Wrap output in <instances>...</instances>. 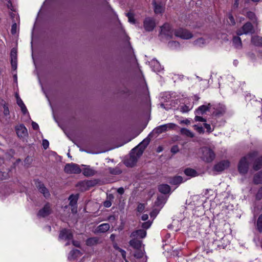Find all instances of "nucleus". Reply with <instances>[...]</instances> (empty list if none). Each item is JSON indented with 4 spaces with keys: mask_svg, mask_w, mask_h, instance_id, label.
Segmentation results:
<instances>
[{
    "mask_svg": "<svg viewBox=\"0 0 262 262\" xmlns=\"http://www.w3.org/2000/svg\"><path fill=\"white\" fill-rule=\"evenodd\" d=\"M257 155V152L253 151L249 153L246 156L242 158L239 162L238 168L240 173L245 174L249 168V163Z\"/></svg>",
    "mask_w": 262,
    "mask_h": 262,
    "instance_id": "obj_1",
    "label": "nucleus"
},
{
    "mask_svg": "<svg viewBox=\"0 0 262 262\" xmlns=\"http://www.w3.org/2000/svg\"><path fill=\"white\" fill-rule=\"evenodd\" d=\"M201 159L207 163L211 162L214 159L215 155L214 151L210 148L203 147L199 150Z\"/></svg>",
    "mask_w": 262,
    "mask_h": 262,
    "instance_id": "obj_2",
    "label": "nucleus"
},
{
    "mask_svg": "<svg viewBox=\"0 0 262 262\" xmlns=\"http://www.w3.org/2000/svg\"><path fill=\"white\" fill-rule=\"evenodd\" d=\"M142 155V150H139V148H134L130 153L129 158L124 161V164L128 167L134 166Z\"/></svg>",
    "mask_w": 262,
    "mask_h": 262,
    "instance_id": "obj_3",
    "label": "nucleus"
},
{
    "mask_svg": "<svg viewBox=\"0 0 262 262\" xmlns=\"http://www.w3.org/2000/svg\"><path fill=\"white\" fill-rule=\"evenodd\" d=\"M254 33V29L251 23L248 22L237 31V34L241 36L243 34H252Z\"/></svg>",
    "mask_w": 262,
    "mask_h": 262,
    "instance_id": "obj_4",
    "label": "nucleus"
},
{
    "mask_svg": "<svg viewBox=\"0 0 262 262\" xmlns=\"http://www.w3.org/2000/svg\"><path fill=\"white\" fill-rule=\"evenodd\" d=\"M174 35L184 39H188L193 36L192 34L188 30L182 28L176 30L174 31Z\"/></svg>",
    "mask_w": 262,
    "mask_h": 262,
    "instance_id": "obj_5",
    "label": "nucleus"
},
{
    "mask_svg": "<svg viewBox=\"0 0 262 262\" xmlns=\"http://www.w3.org/2000/svg\"><path fill=\"white\" fill-rule=\"evenodd\" d=\"M64 171L67 173H80L81 171L79 166L74 163H70L66 165Z\"/></svg>",
    "mask_w": 262,
    "mask_h": 262,
    "instance_id": "obj_6",
    "label": "nucleus"
},
{
    "mask_svg": "<svg viewBox=\"0 0 262 262\" xmlns=\"http://www.w3.org/2000/svg\"><path fill=\"white\" fill-rule=\"evenodd\" d=\"M156 26V23L154 19L147 17L144 21V28L147 31H151Z\"/></svg>",
    "mask_w": 262,
    "mask_h": 262,
    "instance_id": "obj_7",
    "label": "nucleus"
},
{
    "mask_svg": "<svg viewBox=\"0 0 262 262\" xmlns=\"http://www.w3.org/2000/svg\"><path fill=\"white\" fill-rule=\"evenodd\" d=\"M176 126V124L174 123L165 124L157 127L155 129V131L156 133L160 134L168 130L169 129L173 128Z\"/></svg>",
    "mask_w": 262,
    "mask_h": 262,
    "instance_id": "obj_8",
    "label": "nucleus"
},
{
    "mask_svg": "<svg viewBox=\"0 0 262 262\" xmlns=\"http://www.w3.org/2000/svg\"><path fill=\"white\" fill-rule=\"evenodd\" d=\"M35 184L39 191L42 193L45 198H49L50 196L49 190L44 186L43 184L40 182L36 181Z\"/></svg>",
    "mask_w": 262,
    "mask_h": 262,
    "instance_id": "obj_9",
    "label": "nucleus"
},
{
    "mask_svg": "<svg viewBox=\"0 0 262 262\" xmlns=\"http://www.w3.org/2000/svg\"><path fill=\"white\" fill-rule=\"evenodd\" d=\"M51 212V206L49 203H47L43 208L40 209L37 215L38 216L45 217L49 215Z\"/></svg>",
    "mask_w": 262,
    "mask_h": 262,
    "instance_id": "obj_10",
    "label": "nucleus"
},
{
    "mask_svg": "<svg viewBox=\"0 0 262 262\" xmlns=\"http://www.w3.org/2000/svg\"><path fill=\"white\" fill-rule=\"evenodd\" d=\"M59 238L61 239L70 240L73 238V234L70 230L64 229L60 231Z\"/></svg>",
    "mask_w": 262,
    "mask_h": 262,
    "instance_id": "obj_11",
    "label": "nucleus"
},
{
    "mask_svg": "<svg viewBox=\"0 0 262 262\" xmlns=\"http://www.w3.org/2000/svg\"><path fill=\"white\" fill-rule=\"evenodd\" d=\"M16 131L17 136L20 138H24L28 135V131L23 124H20L16 126Z\"/></svg>",
    "mask_w": 262,
    "mask_h": 262,
    "instance_id": "obj_12",
    "label": "nucleus"
},
{
    "mask_svg": "<svg viewBox=\"0 0 262 262\" xmlns=\"http://www.w3.org/2000/svg\"><path fill=\"white\" fill-rule=\"evenodd\" d=\"M210 42L209 37H200L193 41V45L199 47H203Z\"/></svg>",
    "mask_w": 262,
    "mask_h": 262,
    "instance_id": "obj_13",
    "label": "nucleus"
},
{
    "mask_svg": "<svg viewBox=\"0 0 262 262\" xmlns=\"http://www.w3.org/2000/svg\"><path fill=\"white\" fill-rule=\"evenodd\" d=\"M229 166V162L228 161H223L214 166V169L217 171H222Z\"/></svg>",
    "mask_w": 262,
    "mask_h": 262,
    "instance_id": "obj_14",
    "label": "nucleus"
},
{
    "mask_svg": "<svg viewBox=\"0 0 262 262\" xmlns=\"http://www.w3.org/2000/svg\"><path fill=\"white\" fill-rule=\"evenodd\" d=\"M146 235V231L143 229L136 230L132 233L130 237L136 238H143Z\"/></svg>",
    "mask_w": 262,
    "mask_h": 262,
    "instance_id": "obj_15",
    "label": "nucleus"
},
{
    "mask_svg": "<svg viewBox=\"0 0 262 262\" xmlns=\"http://www.w3.org/2000/svg\"><path fill=\"white\" fill-rule=\"evenodd\" d=\"M11 63L12 68L13 70H16L17 68V52L14 49H13L11 51Z\"/></svg>",
    "mask_w": 262,
    "mask_h": 262,
    "instance_id": "obj_16",
    "label": "nucleus"
},
{
    "mask_svg": "<svg viewBox=\"0 0 262 262\" xmlns=\"http://www.w3.org/2000/svg\"><path fill=\"white\" fill-rule=\"evenodd\" d=\"M102 243L100 238L97 237H93L88 238L86 241V244L89 246H93L100 244Z\"/></svg>",
    "mask_w": 262,
    "mask_h": 262,
    "instance_id": "obj_17",
    "label": "nucleus"
},
{
    "mask_svg": "<svg viewBox=\"0 0 262 262\" xmlns=\"http://www.w3.org/2000/svg\"><path fill=\"white\" fill-rule=\"evenodd\" d=\"M153 4L154 6V11L156 14H161L164 12L165 8L163 4L161 3L158 4L156 2H154Z\"/></svg>",
    "mask_w": 262,
    "mask_h": 262,
    "instance_id": "obj_18",
    "label": "nucleus"
},
{
    "mask_svg": "<svg viewBox=\"0 0 262 262\" xmlns=\"http://www.w3.org/2000/svg\"><path fill=\"white\" fill-rule=\"evenodd\" d=\"M82 173L86 177H91L94 176L96 173V171L90 166H88L83 169Z\"/></svg>",
    "mask_w": 262,
    "mask_h": 262,
    "instance_id": "obj_19",
    "label": "nucleus"
},
{
    "mask_svg": "<svg viewBox=\"0 0 262 262\" xmlns=\"http://www.w3.org/2000/svg\"><path fill=\"white\" fill-rule=\"evenodd\" d=\"M110 226L107 223H103L97 227V231L98 232L104 233L110 229Z\"/></svg>",
    "mask_w": 262,
    "mask_h": 262,
    "instance_id": "obj_20",
    "label": "nucleus"
},
{
    "mask_svg": "<svg viewBox=\"0 0 262 262\" xmlns=\"http://www.w3.org/2000/svg\"><path fill=\"white\" fill-rule=\"evenodd\" d=\"M159 191L163 194H167L170 191V187L167 184H161L159 186Z\"/></svg>",
    "mask_w": 262,
    "mask_h": 262,
    "instance_id": "obj_21",
    "label": "nucleus"
},
{
    "mask_svg": "<svg viewBox=\"0 0 262 262\" xmlns=\"http://www.w3.org/2000/svg\"><path fill=\"white\" fill-rule=\"evenodd\" d=\"M262 167V156L255 160L253 168L255 170H257Z\"/></svg>",
    "mask_w": 262,
    "mask_h": 262,
    "instance_id": "obj_22",
    "label": "nucleus"
},
{
    "mask_svg": "<svg viewBox=\"0 0 262 262\" xmlns=\"http://www.w3.org/2000/svg\"><path fill=\"white\" fill-rule=\"evenodd\" d=\"M184 173L186 176L190 177H195L198 176V173L195 170L190 168L185 169L184 170Z\"/></svg>",
    "mask_w": 262,
    "mask_h": 262,
    "instance_id": "obj_23",
    "label": "nucleus"
},
{
    "mask_svg": "<svg viewBox=\"0 0 262 262\" xmlns=\"http://www.w3.org/2000/svg\"><path fill=\"white\" fill-rule=\"evenodd\" d=\"M129 245L134 249L139 250L141 247V242L136 239H133L130 241Z\"/></svg>",
    "mask_w": 262,
    "mask_h": 262,
    "instance_id": "obj_24",
    "label": "nucleus"
},
{
    "mask_svg": "<svg viewBox=\"0 0 262 262\" xmlns=\"http://www.w3.org/2000/svg\"><path fill=\"white\" fill-rule=\"evenodd\" d=\"M211 106V104L210 103H208L207 105H203L199 107L198 110H196V113L199 114L201 113L202 114L205 113L206 111H208Z\"/></svg>",
    "mask_w": 262,
    "mask_h": 262,
    "instance_id": "obj_25",
    "label": "nucleus"
},
{
    "mask_svg": "<svg viewBox=\"0 0 262 262\" xmlns=\"http://www.w3.org/2000/svg\"><path fill=\"white\" fill-rule=\"evenodd\" d=\"M251 42L256 46H261L262 37L258 36H253L251 38Z\"/></svg>",
    "mask_w": 262,
    "mask_h": 262,
    "instance_id": "obj_26",
    "label": "nucleus"
},
{
    "mask_svg": "<svg viewBox=\"0 0 262 262\" xmlns=\"http://www.w3.org/2000/svg\"><path fill=\"white\" fill-rule=\"evenodd\" d=\"M170 30V25L168 24H165L161 28V33H162L167 36H169L170 35V33H169Z\"/></svg>",
    "mask_w": 262,
    "mask_h": 262,
    "instance_id": "obj_27",
    "label": "nucleus"
},
{
    "mask_svg": "<svg viewBox=\"0 0 262 262\" xmlns=\"http://www.w3.org/2000/svg\"><path fill=\"white\" fill-rule=\"evenodd\" d=\"M233 43L236 49H241L242 47V43L241 38L239 36H234L233 38Z\"/></svg>",
    "mask_w": 262,
    "mask_h": 262,
    "instance_id": "obj_28",
    "label": "nucleus"
},
{
    "mask_svg": "<svg viewBox=\"0 0 262 262\" xmlns=\"http://www.w3.org/2000/svg\"><path fill=\"white\" fill-rule=\"evenodd\" d=\"M150 142V139L146 138L144 139L142 142L140 143V144L136 147L135 148H139V150H142V152L144 149L146 147V146L148 145Z\"/></svg>",
    "mask_w": 262,
    "mask_h": 262,
    "instance_id": "obj_29",
    "label": "nucleus"
},
{
    "mask_svg": "<svg viewBox=\"0 0 262 262\" xmlns=\"http://www.w3.org/2000/svg\"><path fill=\"white\" fill-rule=\"evenodd\" d=\"M17 98V103L18 105L20 107L23 113L25 114L27 112V109L24 103L22 100L18 97V95L16 96Z\"/></svg>",
    "mask_w": 262,
    "mask_h": 262,
    "instance_id": "obj_30",
    "label": "nucleus"
},
{
    "mask_svg": "<svg viewBox=\"0 0 262 262\" xmlns=\"http://www.w3.org/2000/svg\"><path fill=\"white\" fill-rule=\"evenodd\" d=\"M78 199V194H72L69 196L70 205L74 206L76 205Z\"/></svg>",
    "mask_w": 262,
    "mask_h": 262,
    "instance_id": "obj_31",
    "label": "nucleus"
},
{
    "mask_svg": "<svg viewBox=\"0 0 262 262\" xmlns=\"http://www.w3.org/2000/svg\"><path fill=\"white\" fill-rule=\"evenodd\" d=\"M183 179L181 176H176L173 177L170 183L172 185H178L183 182Z\"/></svg>",
    "mask_w": 262,
    "mask_h": 262,
    "instance_id": "obj_32",
    "label": "nucleus"
},
{
    "mask_svg": "<svg viewBox=\"0 0 262 262\" xmlns=\"http://www.w3.org/2000/svg\"><path fill=\"white\" fill-rule=\"evenodd\" d=\"M80 254V251L77 249H74L70 251L68 258L69 259H74Z\"/></svg>",
    "mask_w": 262,
    "mask_h": 262,
    "instance_id": "obj_33",
    "label": "nucleus"
},
{
    "mask_svg": "<svg viewBox=\"0 0 262 262\" xmlns=\"http://www.w3.org/2000/svg\"><path fill=\"white\" fill-rule=\"evenodd\" d=\"M181 134L185 135L187 137L192 138L194 137V134L189 129L185 128H183L180 130Z\"/></svg>",
    "mask_w": 262,
    "mask_h": 262,
    "instance_id": "obj_34",
    "label": "nucleus"
},
{
    "mask_svg": "<svg viewBox=\"0 0 262 262\" xmlns=\"http://www.w3.org/2000/svg\"><path fill=\"white\" fill-rule=\"evenodd\" d=\"M254 182L255 184L262 183V170L254 176Z\"/></svg>",
    "mask_w": 262,
    "mask_h": 262,
    "instance_id": "obj_35",
    "label": "nucleus"
},
{
    "mask_svg": "<svg viewBox=\"0 0 262 262\" xmlns=\"http://www.w3.org/2000/svg\"><path fill=\"white\" fill-rule=\"evenodd\" d=\"M227 21L228 24L230 26H234L235 25V20L231 13L228 14Z\"/></svg>",
    "mask_w": 262,
    "mask_h": 262,
    "instance_id": "obj_36",
    "label": "nucleus"
},
{
    "mask_svg": "<svg viewBox=\"0 0 262 262\" xmlns=\"http://www.w3.org/2000/svg\"><path fill=\"white\" fill-rule=\"evenodd\" d=\"M220 110L214 112L213 113L215 115H222L225 113L226 107L224 105H219Z\"/></svg>",
    "mask_w": 262,
    "mask_h": 262,
    "instance_id": "obj_37",
    "label": "nucleus"
},
{
    "mask_svg": "<svg viewBox=\"0 0 262 262\" xmlns=\"http://www.w3.org/2000/svg\"><path fill=\"white\" fill-rule=\"evenodd\" d=\"M257 228L258 230L260 232H262V214H261L257 221Z\"/></svg>",
    "mask_w": 262,
    "mask_h": 262,
    "instance_id": "obj_38",
    "label": "nucleus"
},
{
    "mask_svg": "<svg viewBox=\"0 0 262 262\" xmlns=\"http://www.w3.org/2000/svg\"><path fill=\"white\" fill-rule=\"evenodd\" d=\"M126 15L128 17V21L129 23H132V24L135 23V19L134 18V15L132 13L128 12L127 13Z\"/></svg>",
    "mask_w": 262,
    "mask_h": 262,
    "instance_id": "obj_39",
    "label": "nucleus"
},
{
    "mask_svg": "<svg viewBox=\"0 0 262 262\" xmlns=\"http://www.w3.org/2000/svg\"><path fill=\"white\" fill-rule=\"evenodd\" d=\"M180 111L183 113H187L188 112L191 108H190L188 106L186 105H182L180 107Z\"/></svg>",
    "mask_w": 262,
    "mask_h": 262,
    "instance_id": "obj_40",
    "label": "nucleus"
},
{
    "mask_svg": "<svg viewBox=\"0 0 262 262\" xmlns=\"http://www.w3.org/2000/svg\"><path fill=\"white\" fill-rule=\"evenodd\" d=\"M143 254L142 250L140 249L137 250V251L134 253V256L137 258H140L143 257Z\"/></svg>",
    "mask_w": 262,
    "mask_h": 262,
    "instance_id": "obj_41",
    "label": "nucleus"
},
{
    "mask_svg": "<svg viewBox=\"0 0 262 262\" xmlns=\"http://www.w3.org/2000/svg\"><path fill=\"white\" fill-rule=\"evenodd\" d=\"M247 17L250 19L253 20L255 18V14L251 11H249L246 14Z\"/></svg>",
    "mask_w": 262,
    "mask_h": 262,
    "instance_id": "obj_42",
    "label": "nucleus"
},
{
    "mask_svg": "<svg viewBox=\"0 0 262 262\" xmlns=\"http://www.w3.org/2000/svg\"><path fill=\"white\" fill-rule=\"evenodd\" d=\"M110 172L113 174H119L121 173V171L119 168H111L110 170Z\"/></svg>",
    "mask_w": 262,
    "mask_h": 262,
    "instance_id": "obj_43",
    "label": "nucleus"
},
{
    "mask_svg": "<svg viewBox=\"0 0 262 262\" xmlns=\"http://www.w3.org/2000/svg\"><path fill=\"white\" fill-rule=\"evenodd\" d=\"M151 224V222H146L143 223L142 224V227L145 229H147L150 227Z\"/></svg>",
    "mask_w": 262,
    "mask_h": 262,
    "instance_id": "obj_44",
    "label": "nucleus"
},
{
    "mask_svg": "<svg viewBox=\"0 0 262 262\" xmlns=\"http://www.w3.org/2000/svg\"><path fill=\"white\" fill-rule=\"evenodd\" d=\"M145 208V206L143 204H139L137 207V211L139 212H142Z\"/></svg>",
    "mask_w": 262,
    "mask_h": 262,
    "instance_id": "obj_45",
    "label": "nucleus"
},
{
    "mask_svg": "<svg viewBox=\"0 0 262 262\" xmlns=\"http://www.w3.org/2000/svg\"><path fill=\"white\" fill-rule=\"evenodd\" d=\"M171 152H172L173 154H176L179 151V147L178 145H174V146H173L171 148V150H170Z\"/></svg>",
    "mask_w": 262,
    "mask_h": 262,
    "instance_id": "obj_46",
    "label": "nucleus"
},
{
    "mask_svg": "<svg viewBox=\"0 0 262 262\" xmlns=\"http://www.w3.org/2000/svg\"><path fill=\"white\" fill-rule=\"evenodd\" d=\"M8 178V174L4 172L0 171V179L2 180H6Z\"/></svg>",
    "mask_w": 262,
    "mask_h": 262,
    "instance_id": "obj_47",
    "label": "nucleus"
},
{
    "mask_svg": "<svg viewBox=\"0 0 262 262\" xmlns=\"http://www.w3.org/2000/svg\"><path fill=\"white\" fill-rule=\"evenodd\" d=\"M194 127L196 130H197L198 132H199L200 134H202L204 133V129L203 128L202 126H198L197 125H194Z\"/></svg>",
    "mask_w": 262,
    "mask_h": 262,
    "instance_id": "obj_48",
    "label": "nucleus"
},
{
    "mask_svg": "<svg viewBox=\"0 0 262 262\" xmlns=\"http://www.w3.org/2000/svg\"><path fill=\"white\" fill-rule=\"evenodd\" d=\"M3 108H4V114L5 116L9 115V110L8 107L7 105H4L3 106Z\"/></svg>",
    "mask_w": 262,
    "mask_h": 262,
    "instance_id": "obj_49",
    "label": "nucleus"
},
{
    "mask_svg": "<svg viewBox=\"0 0 262 262\" xmlns=\"http://www.w3.org/2000/svg\"><path fill=\"white\" fill-rule=\"evenodd\" d=\"M49 143L48 140H43L42 141V146L45 149H47L49 147Z\"/></svg>",
    "mask_w": 262,
    "mask_h": 262,
    "instance_id": "obj_50",
    "label": "nucleus"
},
{
    "mask_svg": "<svg viewBox=\"0 0 262 262\" xmlns=\"http://www.w3.org/2000/svg\"><path fill=\"white\" fill-rule=\"evenodd\" d=\"M194 120L195 121H201V122H205L206 121V119H205L204 118H203L202 117L198 116L195 117Z\"/></svg>",
    "mask_w": 262,
    "mask_h": 262,
    "instance_id": "obj_51",
    "label": "nucleus"
},
{
    "mask_svg": "<svg viewBox=\"0 0 262 262\" xmlns=\"http://www.w3.org/2000/svg\"><path fill=\"white\" fill-rule=\"evenodd\" d=\"M204 126L205 128L207 130V131H208L209 132H211V126L210 124H207V123H205L204 124Z\"/></svg>",
    "mask_w": 262,
    "mask_h": 262,
    "instance_id": "obj_52",
    "label": "nucleus"
},
{
    "mask_svg": "<svg viewBox=\"0 0 262 262\" xmlns=\"http://www.w3.org/2000/svg\"><path fill=\"white\" fill-rule=\"evenodd\" d=\"M16 32V24H14L12 25L11 28V33L12 34H15Z\"/></svg>",
    "mask_w": 262,
    "mask_h": 262,
    "instance_id": "obj_53",
    "label": "nucleus"
},
{
    "mask_svg": "<svg viewBox=\"0 0 262 262\" xmlns=\"http://www.w3.org/2000/svg\"><path fill=\"white\" fill-rule=\"evenodd\" d=\"M103 205L105 207L108 208L111 206L112 203H111V201H106L104 202Z\"/></svg>",
    "mask_w": 262,
    "mask_h": 262,
    "instance_id": "obj_54",
    "label": "nucleus"
},
{
    "mask_svg": "<svg viewBox=\"0 0 262 262\" xmlns=\"http://www.w3.org/2000/svg\"><path fill=\"white\" fill-rule=\"evenodd\" d=\"M32 128L35 130L38 129V128H39L38 125L35 122H32Z\"/></svg>",
    "mask_w": 262,
    "mask_h": 262,
    "instance_id": "obj_55",
    "label": "nucleus"
},
{
    "mask_svg": "<svg viewBox=\"0 0 262 262\" xmlns=\"http://www.w3.org/2000/svg\"><path fill=\"white\" fill-rule=\"evenodd\" d=\"M180 123L181 124H189L190 123V121L188 119H185L184 120H182L180 121Z\"/></svg>",
    "mask_w": 262,
    "mask_h": 262,
    "instance_id": "obj_56",
    "label": "nucleus"
},
{
    "mask_svg": "<svg viewBox=\"0 0 262 262\" xmlns=\"http://www.w3.org/2000/svg\"><path fill=\"white\" fill-rule=\"evenodd\" d=\"M238 2L239 1H236L235 0H234V4L233 5V9H237L238 7Z\"/></svg>",
    "mask_w": 262,
    "mask_h": 262,
    "instance_id": "obj_57",
    "label": "nucleus"
},
{
    "mask_svg": "<svg viewBox=\"0 0 262 262\" xmlns=\"http://www.w3.org/2000/svg\"><path fill=\"white\" fill-rule=\"evenodd\" d=\"M119 251L121 253V255H122V257H123L124 258H125L126 252H125L124 250H123V249H120V250H119Z\"/></svg>",
    "mask_w": 262,
    "mask_h": 262,
    "instance_id": "obj_58",
    "label": "nucleus"
},
{
    "mask_svg": "<svg viewBox=\"0 0 262 262\" xmlns=\"http://www.w3.org/2000/svg\"><path fill=\"white\" fill-rule=\"evenodd\" d=\"M117 192L120 194H122L124 192V189L122 188V187H120L117 190Z\"/></svg>",
    "mask_w": 262,
    "mask_h": 262,
    "instance_id": "obj_59",
    "label": "nucleus"
},
{
    "mask_svg": "<svg viewBox=\"0 0 262 262\" xmlns=\"http://www.w3.org/2000/svg\"><path fill=\"white\" fill-rule=\"evenodd\" d=\"M141 219L143 221H146L148 219V215L147 214H144L142 216Z\"/></svg>",
    "mask_w": 262,
    "mask_h": 262,
    "instance_id": "obj_60",
    "label": "nucleus"
},
{
    "mask_svg": "<svg viewBox=\"0 0 262 262\" xmlns=\"http://www.w3.org/2000/svg\"><path fill=\"white\" fill-rule=\"evenodd\" d=\"M72 243L75 247H79L80 246V243L78 242L73 241Z\"/></svg>",
    "mask_w": 262,
    "mask_h": 262,
    "instance_id": "obj_61",
    "label": "nucleus"
},
{
    "mask_svg": "<svg viewBox=\"0 0 262 262\" xmlns=\"http://www.w3.org/2000/svg\"><path fill=\"white\" fill-rule=\"evenodd\" d=\"M110 238L112 241H114L115 238V235L114 234H111L110 236Z\"/></svg>",
    "mask_w": 262,
    "mask_h": 262,
    "instance_id": "obj_62",
    "label": "nucleus"
},
{
    "mask_svg": "<svg viewBox=\"0 0 262 262\" xmlns=\"http://www.w3.org/2000/svg\"><path fill=\"white\" fill-rule=\"evenodd\" d=\"M114 248L115 249H116V250H118V251H119V250H120V249H121V248H120L117 246V244H115V245H114Z\"/></svg>",
    "mask_w": 262,
    "mask_h": 262,
    "instance_id": "obj_63",
    "label": "nucleus"
},
{
    "mask_svg": "<svg viewBox=\"0 0 262 262\" xmlns=\"http://www.w3.org/2000/svg\"><path fill=\"white\" fill-rule=\"evenodd\" d=\"M70 244L69 242H68L66 244V246H68Z\"/></svg>",
    "mask_w": 262,
    "mask_h": 262,
    "instance_id": "obj_64",
    "label": "nucleus"
}]
</instances>
